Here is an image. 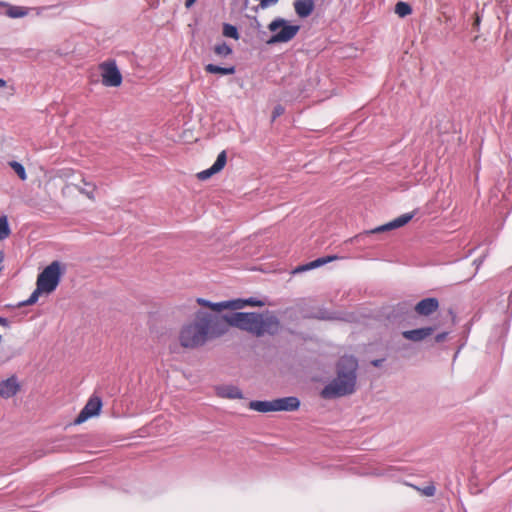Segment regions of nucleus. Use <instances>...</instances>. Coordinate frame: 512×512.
I'll use <instances>...</instances> for the list:
<instances>
[{"label":"nucleus","mask_w":512,"mask_h":512,"mask_svg":"<svg viewBox=\"0 0 512 512\" xmlns=\"http://www.w3.org/2000/svg\"><path fill=\"white\" fill-rule=\"evenodd\" d=\"M225 322L218 316L198 312L193 321L182 326L179 332V342L183 348L196 349L208 340L223 336Z\"/></svg>","instance_id":"f257e3e1"},{"label":"nucleus","mask_w":512,"mask_h":512,"mask_svg":"<svg viewBox=\"0 0 512 512\" xmlns=\"http://www.w3.org/2000/svg\"><path fill=\"white\" fill-rule=\"evenodd\" d=\"M218 319L225 322L223 335L228 332L230 327L239 328L258 337L264 334L274 335L280 329L278 318L270 314L235 312L231 315L218 316Z\"/></svg>","instance_id":"f03ea898"},{"label":"nucleus","mask_w":512,"mask_h":512,"mask_svg":"<svg viewBox=\"0 0 512 512\" xmlns=\"http://www.w3.org/2000/svg\"><path fill=\"white\" fill-rule=\"evenodd\" d=\"M357 361L353 357H342L338 363L337 377L321 392L323 398H336L352 394L356 385Z\"/></svg>","instance_id":"7ed1b4c3"},{"label":"nucleus","mask_w":512,"mask_h":512,"mask_svg":"<svg viewBox=\"0 0 512 512\" xmlns=\"http://www.w3.org/2000/svg\"><path fill=\"white\" fill-rule=\"evenodd\" d=\"M268 30L272 35L266 43L268 45H273L291 41L299 32L300 26L290 25L287 20L278 17L268 24Z\"/></svg>","instance_id":"20e7f679"},{"label":"nucleus","mask_w":512,"mask_h":512,"mask_svg":"<svg viewBox=\"0 0 512 512\" xmlns=\"http://www.w3.org/2000/svg\"><path fill=\"white\" fill-rule=\"evenodd\" d=\"M196 302L203 306L207 307L213 311L220 312L222 310H239L246 306L251 307H262L265 305V303L261 300H257L255 298H248V299H233L228 301H222L213 303L203 298H197Z\"/></svg>","instance_id":"39448f33"},{"label":"nucleus","mask_w":512,"mask_h":512,"mask_svg":"<svg viewBox=\"0 0 512 512\" xmlns=\"http://www.w3.org/2000/svg\"><path fill=\"white\" fill-rule=\"evenodd\" d=\"M61 278V268L58 261L49 264L37 277L36 286L44 293H52L58 286Z\"/></svg>","instance_id":"423d86ee"},{"label":"nucleus","mask_w":512,"mask_h":512,"mask_svg":"<svg viewBox=\"0 0 512 512\" xmlns=\"http://www.w3.org/2000/svg\"><path fill=\"white\" fill-rule=\"evenodd\" d=\"M101 82L105 87H119L123 78L115 60H106L99 64Z\"/></svg>","instance_id":"0eeeda50"},{"label":"nucleus","mask_w":512,"mask_h":512,"mask_svg":"<svg viewBox=\"0 0 512 512\" xmlns=\"http://www.w3.org/2000/svg\"><path fill=\"white\" fill-rule=\"evenodd\" d=\"M102 408V400L99 396L92 395L87 403L85 404L84 408L80 411L78 416L76 417L74 423L75 424H82L83 422L87 421L89 418L97 416Z\"/></svg>","instance_id":"6e6552de"},{"label":"nucleus","mask_w":512,"mask_h":512,"mask_svg":"<svg viewBox=\"0 0 512 512\" xmlns=\"http://www.w3.org/2000/svg\"><path fill=\"white\" fill-rule=\"evenodd\" d=\"M21 383L16 375L0 381V398L9 399L17 395L21 390Z\"/></svg>","instance_id":"1a4fd4ad"},{"label":"nucleus","mask_w":512,"mask_h":512,"mask_svg":"<svg viewBox=\"0 0 512 512\" xmlns=\"http://www.w3.org/2000/svg\"><path fill=\"white\" fill-rule=\"evenodd\" d=\"M412 218H413L412 213H406V214H403L384 225H381L379 227H376L375 229L368 231L367 233H369V234L381 233V232L390 231V230H393L396 228H400V227L406 225Z\"/></svg>","instance_id":"9d476101"},{"label":"nucleus","mask_w":512,"mask_h":512,"mask_svg":"<svg viewBox=\"0 0 512 512\" xmlns=\"http://www.w3.org/2000/svg\"><path fill=\"white\" fill-rule=\"evenodd\" d=\"M226 161H227L226 151L223 150L222 152H220L218 154L215 163L209 169L199 172L197 174V178L202 181L209 179L212 175L220 172L225 167Z\"/></svg>","instance_id":"9b49d317"},{"label":"nucleus","mask_w":512,"mask_h":512,"mask_svg":"<svg viewBox=\"0 0 512 512\" xmlns=\"http://www.w3.org/2000/svg\"><path fill=\"white\" fill-rule=\"evenodd\" d=\"M439 308V302L436 298H425L418 302L415 311L419 315L428 316Z\"/></svg>","instance_id":"f8f14e48"},{"label":"nucleus","mask_w":512,"mask_h":512,"mask_svg":"<svg viewBox=\"0 0 512 512\" xmlns=\"http://www.w3.org/2000/svg\"><path fill=\"white\" fill-rule=\"evenodd\" d=\"M275 411H295L300 406L298 398L290 396L274 400Z\"/></svg>","instance_id":"ddd939ff"},{"label":"nucleus","mask_w":512,"mask_h":512,"mask_svg":"<svg viewBox=\"0 0 512 512\" xmlns=\"http://www.w3.org/2000/svg\"><path fill=\"white\" fill-rule=\"evenodd\" d=\"M293 6L295 13L300 18H306L310 16L315 7L313 0H295Z\"/></svg>","instance_id":"4468645a"},{"label":"nucleus","mask_w":512,"mask_h":512,"mask_svg":"<svg viewBox=\"0 0 512 512\" xmlns=\"http://www.w3.org/2000/svg\"><path fill=\"white\" fill-rule=\"evenodd\" d=\"M0 7L6 8V16L9 18H23L28 15L30 8L24 6L11 5L7 2L0 1Z\"/></svg>","instance_id":"2eb2a0df"},{"label":"nucleus","mask_w":512,"mask_h":512,"mask_svg":"<svg viewBox=\"0 0 512 512\" xmlns=\"http://www.w3.org/2000/svg\"><path fill=\"white\" fill-rule=\"evenodd\" d=\"M433 331H434V329L431 327L413 329V330L404 331L403 337L408 340L418 342V341H421V340L427 338L428 336H430L433 333Z\"/></svg>","instance_id":"dca6fc26"},{"label":"nucleus","mask_w":512,"mask_h":512,"mask_svg":"<svg viewBox=\"0 0 512 512\" xmlns=\"http://www.w3.org/2000/svg\"><path fill=\"white\" fill-rule=\"evenodd\" d=\"M216 393L219 397L228 399H240L242 398L241 390L233 385H221L216 387Z\"/></svg>","instance_id":"f3484780"},{"label":"nucleus","mask_w":512,"mask_h":512,"mask_svg":"<svg viewBox=\"0 0 512 512\" xmlns=\"http://www.w3.org/2000/svg\"><path fill=\"white\" fill-rule=\"evenodd\" d=\"M80 177V183L84 185L81 186L80 184H74L75 188L83 195H85L90 200H95L94 192L96 191V185L92 182H88L81 174Z\"/></svg>","instance_id":"a211bd4d"},{"label":"nucleus","mask_w":512,"mask_h":512,"mask_svg":"<svg viewBox=\"0 0 512 512\" xmlns=\"http://www.w3.org/2000/svg\"><path fill=\"white\" fill-rule=\"evenodd\" d=\"M337 258H338L337 256L321 257L314 261L309 262L306 265H303V266L297 268L296 271H306V270L314 269V268L320 267L324 264H327L329 262H332V261L336 260Z\"/></svg>","instance_id":"6ab92c4d"},{"label":"nucleus","mask_w":512,"mask_h":512,"mask_svg":"<svg viewBox=\"0 0 512 512\" xmlns=\"http://www.w3.org/2000/svg\"><path fill=\"white\" fill-rule=\"evenodd\" d=\"M204 69L207 73L220 75H232L236 71V68L233 65L228 67H220L214 64H207L205 65Z\"/></svg>","instance_id":"aec40b11"},{"label":"nucleus","mask_w":512,"mask_h":512,"mask_svg":"<svg viewBox=\"0 0 512 512\" xmlns=\"http://www.w3.org/2000/svg\"><path fill=\"white\" fill-rule=\"evenodd\" d=\"M249 408L258 412H271L275 411L274 400L272 401H251Z\"/></svg>","instance_id":"412c9836"},{"label":"nucleus","mask_w":512,"mask_h":512,"mask_svg":"<svg viewBox=\"0 0 512 512\" xmlns=\"http://www.w3.org/2000/svg\"><path fill=\"white\" fill-rule=\"evenodd\" d=\"M213 52L216 56L225 58L232 54V48L225 42H221L213 47Z\"/></svg>","instance_id":"4be33fe9"},{"label":"nucleus","mask_w":512,"mask_h":512,"mask_svg":"<svg viewBox=\"0 0 512 512\" xmlns=\"http://www.w3.org/2000/svg\"><path fill=\"white\" fill-rule=\"evenodd\" d=\"M11 234L7 216L0 217V241L8 238Z\"/></svg>","instance_id":"5701e85b"},{"label":"nucleus","mask_w":512,"mask_h":512,"mask_svg":"<svg viewBox=\"0 0 512 512\" xmlns=\"http://www.w3.org/2000/svg\"><path fill=\"white\" fill-rule=\"evenodd\" d=\"M395 12L400 17H405L412 13V8L408 3L398 2L395 6Z\"/></svg>","instance_id":"b1692460"},{"label":"nucleus","mask_w":512,"mask_h":512,"mask_svg":"<svg viewBox=\"0 0 512 512\" xmlns=\"http://www.w3.org/2000/svg\"><path fill=\"white\" fill-rule=\"evenodd\" d=\"M41 293H44V292L42 290H39V287H36V289L32 292L30 297L27 300L20 302L18 304V306L23 307V306H29V305L35 304L38 301L39 295Z\"/></svg>","instance_id":"393cba45"},{"label":"nucleus","mask_w":512,"mask_h":512,"mask_svg":"<svg viewBox=\"0 0 512 512\" xmlns=\"http://www.w3.org/2000/svg\"><path fill=\"white\" fill-rule=\"evenodd\" d=\"M410 486L412 488H414L415 490L419 491L422 495L427 496V497L434 496L435 491H436V488L433 484L427 485L423 488H420V487L412 485V484Z\"/></svg>","instance_id":"a878e982"},{"label":"nucleus","mask_w":512,"mask_h":512,"mask_svg":"<svg viewBox=\"0 0 512 512\" xmlns=\"http://www.w3.org/2000/svg\"><path fill=\"white\" fill-rule=\"evenodd\" d=\"M223 34L224 36L226 37H230V38H233V39H238L239 38V33H238V30L235 26L233 25H230V24H225L224 27H223Z\"/></svg>","instance_id":"bb28decb"},{"label":"nucleus","mask_w":512,"mask_h":512,"mask_svg":"<svg viewBox=\"0 0 512 512\" xmlns=\"http://www.w3.org/2000/svg\"><path fill=\"white\" fill-rule=\"evenodd\" d=\"M10 166L13 168V170L16 172V174L19 176L20 179L25 180L26 179V172L22 164L13 161L10 163Z\"/></svg>","instance_id":"cd10ccee"},{"label":"nucleus","mask_w":512,"mask_h":512,"mask_svg":"<svg viewBox=\"0 0 512 512\" xmlns=\"http://www.w3.org/2000/svg\"><path fill=\"white\" fill-rule=\"evenodd\" d=\"M284 113V108L281 105H278L273 110V120L279 117Z\"/></svg>","instance_id":"c85d7f7f"},{"label":"nucleus","mask_w":512,"mask_h":512,"mask_svg":"<svg viewBox=\"0 0 512 512\" xmlns=\"http://www.w3.org/2000/svg\"><path fill=\"white\" fill-rule=\"evenodd\" d=\"M195 2H196V0H186L185 7L190 8Z\"/></svg>","instance_id":"c756f323"},{"label":"nucleus","mask_w":512,"mask_h":512,"mask_svg":"<svg viewBox=\"0 0 512 512\" xmlns=\"http://www.w3.org/2000/svg\"><path fill=\"white\" fill-rule=\"evenodd\" d=\"M0 325L3 326V327H6L8 326V321L6 318H2L0 317Z\"/></svg>","instance_id":"7c9ffc66"},{"label":"nucleus","mask_w":512,"mask_h":512,"mask_svg":"<svg viewBox=\"0 0 512 512\" xmlns=\"http://www.w3.org/2000/svg\"><path fill=\"white\" fill-rule=\"evenodd\" d=\"M383 362V359H377V360H374L372 361V364L376 367L380 366Z\"/></svg>","instance_id":"2f4dec72"},{"label":"nucleus","mask_w":512,"mask_h":512,"mask_svg":"<svg viewBox=\"0 0 512 512\" xmlns=\"http://www.w3.org/2000/svg\"><path fill=\"white\" fill-rule=\"evenodd\" d=\"M4 261V253L3 252H0V271L2 270L3 266H2V263Z\"/></svg>","instance_id":"473e14b6"},{"label":"nucleus","mask_w":512,"mask_h":512,"mask_svg":"<svg viewBox=\"0 0 512 512\" xmlns=\"http://www.w3.org/2000/svg\"><path fill=\"white\" fill-rule=\"evenodd\" d=\"M6 82L3 79H0V88L5 87Z\"/></svg>","instance_id":"72a5a7b5"},{"label":"nucleus","mask_w":512,"mask_h":512,"mask_svg":"<svg viewBox=\"0 0 512 512\" xmlns=\"http://www.w3.org/2000/svg\"><path fill=\"white\" fill-rule=\"evenodd\" d=\"M443 338H444V335H443V334H441V335H438V336L436 337V340H437V341H441Z\"/></svg>","instance_id":"f704fd0d"},{"label":"nucleus","mask_w":512,"mask_h":512,"mask_svg":"<svg viewBox=\"0 0 512 512\" xmlns=\"http://www.w3.org/2000/svg\"><path fill=\"white\" fill-rule=\"evenodd\" d=\"M479 21H480L479 17H477L476 20H475V24H479Z\"/></svg>","instance_id":"c9c22d12"}]
</instances>
